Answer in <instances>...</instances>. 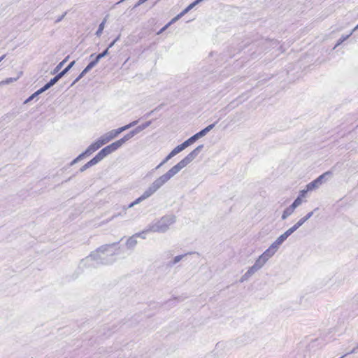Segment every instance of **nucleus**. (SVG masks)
<instances>
[{
  "label": "nucleus",
  "instance_id": "5701e85b",
  "mask_svg": "<svg viewBox=\"0 0 358 358\" xmlns=\"http://www.w3.org/2000/svg\"><path fill=\"white\" fill-rule=\"evenodd\" d=\"M137 244L136 236H133L127 241V246L129 248H133Z\"/></svg>",
  "mask_w": 358,
  "mask_h": 358
},
{
  "label": "nucleus",
  "instance_id": "20e7f679",
  "mask_svg": "<svg viewBox=\"0 0 358 358\" xmlns=\"http://www.w3.org/2000/svg\"><path fill=\"white\" fill-rule=\"evenodd\" d=\"M176 221V217L173 215H167L162 217L157 222L150 225L148 231L152 232L164 233L169 230L170 226Z\"/></svg>",
  "mask_w": 358,
  "mask_h": 358
},
{
  "label": "nucleus",
  "instance_id": "37998d69",
  "mask_svg": "<svg viewBox=\"0 0 358 358\" xmlns=\"http://www.w3.org/2000/svg\"><path fill=\"white\" fill-rule=\"evenodd\" d=\"M119 38H120V36H118L113 41H112L110 43L108 48L109 49V48H112L115 45V43L119 40Z\"/></svg>",
  "mask_w": 358,
  "mask_h": 358
},
{
  "label": "nucleus",
  "instance_id": "a878e982",
  "mask_svg": "<svg viewBox=\"0 0 358 358\" xmlns=\"http://www.w3.org/2000/svg\"><path fill=\"white\" fill-rule=\"evenodd\" d=\"M299 227L296 224H294L292 227L288 229L286 231L283 233V235L288 238L291 234H292L296 230H297Z\"/></svg>",
  "mask_w": 358,
  "mask_h": 358
},
{
  "label": "nucleus",
  "instance_id": "dca6fc26",
  "mask_svg": "<svg viewBox=\"0 0 358 358\" xmlns=\"http://www.w3.org/2000/svg\"><path fill=\"white\" fill-rule=\"evenodd\" d=\"M62 77L57 74L55 77L52 78L47 84H45L43 87L41 88V91H46L52 86H53Z\"/></svg>",
  "mask_w": 358,
  "mask_h": 358
},
{
  "label": "nucleus",
  "instance_id": "f704fd0d",
  "mask_svg": "<svg viewBox=\"0 0 358 358\" xmlns=\"http://www.w3.org/2000/svg\"><path fill=\"white\" fill-rule=\"evenodd\" d=\"M185 256V255H181L176 256V257L173 258V261L171 262V264L172 265H174V264H176L178 263L180 260H182V258H183Z\"/></svg>",
  "mask_w": 358,
  "mask_h": 358
},
{
  "label": "nucleus",
  "instance_id": "473e14b6",
  "mask_svg": "<svg viewBox=\"0 0 358 358\" xmlns=\"http://www.w3.org/2000/svg\"><path fill=\"white\" fill-rule=\"evenodd\" d=\"M17 80L15 78H8L0 83V85H8Z\"/></svg>",
  "mask_w": 358,
  "mask_h": 358
},
{
  "label": "nucleus",
  "instance_id": "8fccbe9b",
  "mask_svg": "<svg viewBox=\"0 0 358 358\" xmlns=\"http://www.w3.org/2000/svg\"><path fill=\"white\" fill-rule=\"evenodd\" d=\"M6 55H3L0 57V62L5 58Z\"/></svg>",
  "mask_w": 358,
  "mask_h": 358
},
{
  "label": "nucleus",
  "instance_id": "6e6552de",
  "mask_svg": "<svg viewBox=\"0 0 358 358\" xmlns=\"http://www.w3.org/2000/svg\"><path fill=\"white\" fill-rule=\"evenodd\" d=\"M151 124V122L150 121H148V122H146L144 124H142L141 125H139L138 127H137L136 129H134V130L131 131L129 133H128L127 134H126L124 138V139L126 140V141H129L130 138H131L134 136H135L136 134H138L139 132H141V131L144 130L145 129H146L147 127H148Z\"/></svg>",
  "mask_w": 358,
  "mask_h": 358
},
{
  "label": "nucleus",
  "instance_id": "f03ea898",
  "mask_svg": "<svg viewBox=\"0 0 358 358\" xmlns=\"http://www.w3.org/2000/svg\"><path fill=\"white\" fill-rule=\"evenodd\" d=\"M203 145L197 146L194 150L189 153L184 159L177 164L171 168L167 172L155 179L148 187V191L152 195L163 185L168 182L173 176L178 174L183 168L192 162L202 150Z\"/></svg>",
  "mask_w": 358,
  "mask_h": 358
},
{
  "label": "nucleus",
  "instance_id": "39448f33",
  "mask_svg": "<svg viewBox=\"0 0 358 358\" xmlns=\"http://www.w3.org/2000/svg\"><path fill=\"white\" fill-rule=\"evenodd\" d=\"M126 141L124 137L119 139L118 141L110 144L109 145L103 148L98 153L99 155L103 159L107 155L111 154L112 152L116 151L119 148H120Z\"/></svg>",
  "mask_w": 358,
  "mask_h": 358
},
{
  "label": "nucleus",
  "instance_id": "a211bd4d",
  "mask_svg": "<svg viewBox=\"0 0 358 358\" xmlns=\"http://www.w3.org/2000/svg\"><path fill=\"white\" fill-rule=\"evenodd\" d=\"M358 29V25L356 26L354 29H350L346 34L345 35H342L341 39L339 40V41L337 43V44L336 45V46L334 47V48L339 45L343 41H345L350 36L352 35V34L353 33V31H355V30H357Z\"/></svg>",
  "mask_w": 358,
  "mask_h": 358
},
{
  "label": "nucleus",
  "instance_id": "e433bc0d",
  "mask_svg": "<svg viewBox=\"0 0 358 358\" xmlns=\"http://www.w3.org/2000/svg\"><path fill=\"white\" fill-rule=\"evenodd\" d=\"M138 121H134L124 127H122V128L124 129V131L127 130V129H129V128L134 127V125H136L137 124Z\"/></svg>",
  "mask_w": 358,
  "mask_h": 358
},
{
  "label": "nucleus",
  "instance_id": "4468645a",
  "mask_svg": "<svg viewBox=\"0 0 358 358\" xmlns=\"http://www.w3.org/2000/svg\"><path fill=\"white\" fill-rule=\"evenodd\" d=\"M152 195L149 193L148 189H146L140 197L136 199L134 202L131 203L128 206V208L134 207L135 205L138 204L140 202H141L142 201L149 198Z\"/></svg>",
  "mask_w": 358,
  "mask_h": 358
},
{
  "label": "nucleus",
  "instance_id": "4be33fe9",
  "mask_svg": "<svg viewBox=\"0 0 358 358\" xmlns=\"http://www.w3.org/2000/svg\"><path fill=\"white\" fill-rule=\"evenodd\" d=\"M99 140L101 142V144H102V145H103L106 144L107 143H108L109 141H110L113 139L111 138L110 136L107 132V133L104 134L103 135H102L99 138Z\"/></svg>",
  "mask_w": 358,
  "mask_h": 358
},
{
  "label": "nucleus",
  "instance_id": "2f4dec72",
  "mask_svg": "<svg viewBox=\"0 0 358 358\" xmlns=\"http://www.w3.org/2000/svg\"><path fill=\"white\" fill-rule=\"evenodd\" d=\"M172 157H173V155H171V152L165 157V159L156 167V169L160 168L162 166H163L164 164H166L169 160H170Z\"/></svg>",
  "mask_w": 358,
  "mask_h": 358
},
{
  "label": "nucleus",
  "instance_id": "49530a36",
  "mask_svg": "<svg viewBox=\"0 0 358 358\" xmlns=\"http://www.w3.org/2000/svg\"><path fill=\"white\" fill-rule=\"evenodd\" d=\"M82 78H80V75L78 76V77L75 79V80L73 82V83L71 84V86H73V85H75L80 79H81Z\"/></svg>",
  "mask_w": 358,
  "mask_h": 358
},
{
  "label": "nucleus",
  "instance_id": "6ab92c4d",
  "mask_svg": "<svg viewBox=\"0 0 358 358\" xmlns=\"http://www.w3.org/2000/svg\"><path fill=\"white\" fill-rule=\"evenodd\" d=\"M313 215V211H311L308 213L306 216L301 218L296 224L299 228L301 226H302L308 220H309Z\"/></svg>",
  "mask_w": 358,
  "mask_h": 358
},
{
  "label": "nucleus",
  "instance_id": "58836bf2",
  "mask_svg": "<svg viewBox=\"0 0 358 358\" xmlns=\"http://www.w3.org/2000/svg\"><path fill=\"white\" fill-rule=\"evenodd\" d=\"M308 192H310L309 190H307V187H306V189H303L301 191H300L299 192V196L301 197V199L302 197H304L306 196V194Z\"/></svg>",
  "mask_w": 358,
  "mask_h": 358
},
{
  "label": "nucleus",
  "instance_id": "3c124183",
  "mask_svg": "<svg viewBox=\"0 0 358 358\" xmlns=\"http://www.w3.org/2000/svg\"><path fill=\"white\" fill-rule=\"evenodd\" d=\"M357 348H358V345H357Z\"/></svg>",
  "mask_w": 358,
  "mask_h": 358
},
{
  "label": "nucleus",
  "instance_id": "7c9ffc66",
  "mask_svg": "<svg viewBox=\"0 0 358 358\" xmlns=\"http://www.w3.org/2000/svg\"><path fill=\"white\" fill-rule=\"evenodd\" d=\"M43 92H44L43 91H41V89H39L38 90H37L36 92H34V94H32L25 101H24V103H27L28 102L31 101V100H33L35 97H36L37 96H38L39 94H42Z\"/></svg>",
  "mask_w": 358,
  "mask_h": 358
},
{
  "label": "nucleus",
  "instance_id": "c756f323",
  "mask_svg": "<svg viewBox=\"0 0 358 358\" xmlns=\"http://www.w3.org/2000/svg\"><path fill=\"white\" fill-rule=\"evenodd\" d=\"M75 61L71 62L67 67H66L62 72L59 73L61 77H63L75 64Z\"/></svg>",
  "mask_w": 358,
  "mask_h": 358
},
{
  "label": "nucleus",
  "instance_id": "c9c22d12",
  "mask_svg": "<svg viewBox=\"0 0 358 358\" xmlns=\"http://www.w3.org/2000/svg\"><path fill=\"white\" fill-rule=\"evenodd\" d=\"M103 29H104V24H100L99 27L96 32V35L97 36H100L102 34Z\"/></svg>",
  "mask_w": 358,
  "mask_h": 358
},
{
  "label": "nucleus",
  "instance_id": "79ce46f5",
  "mask_svg": "<svg viewBox=\"0 0 358 358\" xmlns=\"http://www.w3.org/2000/svg\"><path fill=\"white\" fill-rule=\"evenodd\" d=\"M90 167H91V166L89 165V164H88V162H87V163H86L84 166H83L80 168V172H83V171H85L87 169H88V168H90Z\"/></svg>",
  "mask_w": 358,
  "mask_h": 358
},
{
  "label": "nucleus",
  "instance_id": "412c9836",
  "mask_svg": "<svg viewBox=\"0 0 358 358\" xmlns=\"http://www.w3.org/2000/svg\"><path fill=\"white\" fill-rule=\"evenodd\" d=\"M255 273L250 268H249L248 270L242 275L240 281L243 282L248 280Z\"/></svg>",
  "mask_w": 358,
  "mask_h": 358
},
{
  "label": "nucleus",
  "instance_id": "72a5a7b5",
  "mask_svg": "<svg viewBox=\"0 0 358 358\" xmlns=\"http://www.w3.org/2000/svg\"><path fill=\"white\" fill-rule=\"evenodd\" d=\"M86 154L85 152H83L81 153L80 155H79L76 159H74L71 162V165L73 166L75 164H76L77 162H78L80 160H81L85 155Z\"/></svg>",
  "mask_w": 358,
  "mask_h": 358
},
{
  "label": "nucleus",
  "instance_id": "2eb2a0df",
  "mask_svg": "<svg viewBox=\"0 0 358 358\" xmlns=\"http://www.w3.org/2000/svg\"><path fill=\"white\" fill-rule=\"evenodd\" d=\"M102 146V144H101V142L99 139H97L96 141H95L94 143L91 144L85 150V153L86 155L91 154L96 150H97L99 148H100Z\"/></svg>",
  "mask_w": 358,
  "mask_h": 358
},
{
  "label": "nucleus",
  "instance_id": "a19ab883",
  "mask_svg": "<svg viewBox=\"0 0 358 358\" xmlns=\"http://www.w3.org/2000/svg\"><path fill=\"white\" fill-rule=\"evenodd\" d=\"M66 60V59H64V60H63L62 62H60V63L57 66V67H56V69H55V71H59V70L62 68V66L64 65V64L65 63Z\"/></svg>",
  "mask_w": 358,
  "mask_h": 358
},
{
  "label": "nucleus",
  "instance_id": "0eeeda50",
  "mask_svg": "<svg viewBox=\"0 0 358 358\" xmlns=\"http://www.w3.org/2000/svg\"><path fill=\"white\" fill-rule=\"evenodd\" d=\"M303 201L300 196H298L294 201L290 205L288 208H287L282 213V220L287 219L289 216H290L294 211V210L301 205Z\"/></svg>",
  "mask_w": 358,
  "mask_h": 358
},
{
  "label": "nucleus",
  "instance_id": "7ed1b4c3",
  "mask_svg": "<svg viewBox=\"0 0 358 358\" xmlns=\"http://www.w3.org/2000/svg\"><path fill=\"white\" fill-rule=\"evenodd\" d=\"M116 243L102 245L90 255L83 259L79 263L80 268L96 267L100 264H109L114 262V252L112 248Z\"/></svg>",
  "mask_w": 358,
  "mask_h": 358
},
{
  "label": "nucleus",
  "instance_id": "1a4fd4ad",
  "mask_svg": "<svg viewBox=\"0 0 358 358\" xmlns=\"http://www.w3.org/2000/svg\"><path fill=\"white\" fill-rule=\"evenodd\" d=\"M240 13V10L236 7H230L225 10L224 15L229 20H233Z\"/></svg>",
  "mask_w": 358,
  "mask_h": 358
},
{
  "label": "nucleus",
  "instance_id": "f8f14e48",
  "mask_svg": "<svg viewBox=\"0 0 358 358\" xmlns=\"http://www.w3.org/2000/svg\"><path fill=\"white\" fill-rule=\"evenodd\" d=\"M266 260L260 255L259 258L256 260L255 263L253 266L250 267L255 273L258 271L259 269H261L264 265L266 263Z\"/></svg>",
  "mask_w": 358,
  "mask_h": 358
},
{
  "label": "nucleus",
  "instance_id": "393cba45",
  "mask_svg": "<svg viewBox=\"0 0 358 358\" xmlns=\"http://www.w3.org/2000/svg\"><path fill=\"white\" fill-rule=\"evenodd\" d=\"M95 66H96V64L92 61L91 62H90L89 64L80 73V78H83L87 72H89Z\"/></svg>",
  "mask_w": 358,
  "mask_h": 358
},
{
  "label": "nucleus",
  "instance_id": "ddd939ff",
  "mask_svg": "<svg viewBox=\"0 0 358 358\" xmlns=\"http://www.w3.org/2000/svg\"><path fill=\"white\" fill-rule=\"evenodd\" d=\"M278 250L273 244L261 255L266 261L272 257Z\"/></svg>",
  "mask_w": 358,
  "mask_h": 358
},
{
  "label": "nucleus",
  "instance_id": "aec40b11",
  "mask_svg": "<svg viewBox=\"0 0 358 358\" xmlns=\"http://www.w3.org/2000/svg\"><path fill=\"white\" fill-rule=\"evenodd\" d=\"M287 238L285 237L283 234H281L277 239L272 243L278 250L280 246Z\"/></svg>",
  "mask_w": 358,
  "mask_h": 358
},
{
  "label": "nucleus",
  "instance_id": "4c0bfd02",
  "mask_svg": "<svg viewBox=\"0 0 358 358\" xmlns=\"http://www.w3.org/2000/svg\"><path fill=\"white\" fill-rule=\"evenodd\" d=\"M148 232H152L151 231H148V229H146L145 230L143 231L142 232L139 233V234H136V236H140L142 238H145V234Z\"/></svg>",
  "mask_w": 358,
  "mask_h": 358
},
{
  "label": "nucleus",
  "instance_id": "de8ad7c7",
  "mask_svg": "<svg viewBox=\"0 0 358 358\" xmlns=\"http://www.w3.org/2000/svg\"><path fill=\"white\" fill-rule=\"evenodd\" d=\"M82 78H80V75L78 76V77L75 79V80L73 82V83L71 84V86H73V85H75L80 79H81Z\"/></svg>",
  "mask_w": 358,
  "mask_h": 358
},
{
  "label": "nucleus",
  "instance_id": "a18cd8bd",
  "mask_svg": "<svg viewBox=\"0 0 358 358\" xmlns=\"http://www.w3.org/2000/svg\"><path fill=\"white\" fill-rule=\"evenodd\" d=\"M170 24H167L166 26H164L163 28H162L158 32H157V34H159L160 33H162V31H164L165 29H167L168 26Z\"/></svg>",
  "mask_w": 358,
  "mask_h": 358
},
{
  "label": "nucleus",
  "instance_id": "9b49d317",
  "mask_svg": "<svg viewBox=\"0 0 358 358\" xmlns=\"http://www.w3.org/2000/svg\"><path fill=\"white\" fill-rule=\"evenodd\" d=\"M192 145L191 142L189 139L183 142L182 144L178 145L171 152V155H173V157L176 156L177 154L182 152L183 150H185L186 148Z\"/></svg>",
  "mask_w": 358,
  "mask_h": 358
},
{
  "label": "nucleus",
  "instance_id": "f257e3e1",
  "mask_svg": "<svg viewBox=\"0 0 358 358\" xmlns=\"http://www.w3.org/2000/svg\"><path fill=\"white\" fill-rule=\"evenodd\" d=\"M203 145L197 146L194 150L189 153L184 159L177 164L171 168L167 172L155 179L148 187V191L152 195L163 185L168 182L173 176L178 174L183 168L192 162L202 150Z\"/></svg>",
  "mask_w": 358,
  "mask_h": 358
},
{
  "label": "nucleus",
  "instance_id": "9d476101",
  "mask_svg": "<svg viewBox=\"0 0 358 358\" xmlns=\"http://www.w3.org/2000/svg\"><path fill=\"white\" fill-rule=\"evenodd\" d=\"M192 145L191 142L189 139L183 142L182 144L178 145L171 152V155H173V157L176 156L177 154L182 152L183 150H185L186 148Z\"/></svg>",
  "mask_w": 358,
  "mask_h": 358
},
{
  "label": "nucleus",
  "instance_id": "f3484780",
  "mask_svg": "<svg viewBox=\"0 0 358 358\" xmlns=\"http://www.w3.org/2000/svg\"><path fill=\"white\" fill-rule=\"evenodd\" d=\"M207 134L206 131L203 129L196 134L193 135L192 137L188 138L192 144H193L196 140L204 136Z\"/></svg>",
  "mask_w": 358,
  "mask_h": 358
},
{
  "label": "nucleus",
  "instance_id": "b1692460",
  "mask_svg": "<svg viewBox=\"0 0 358 358\" xmlns=\"http://www.w3.org/2000/svg\"><path fill=\"white\" fill-rule=\"evenodd\" d=\"M122 131H124V129L122 127L117 129L111 130V131H108V133L110 136L111 138L113 139L115 137H117Z\"/></svg>",
  "mask_w": 358,
  "mask_h": 358
},
{
  "label": "nucleus",
  "instance_id": "423d86ee",
  "mask_svg": "<svg viewBox=\"0 0 358 358\" xmlns=\"http://www.w3.org/2000/svg\"><path fill=\"white\" fill-rule=\"evenodd\" d=\"M331 173L330 171H327L323 174L320 175L318 178H317L313 181L310 182L306 185L307 190L313 191L320 187V185L324 182V178L327 176H330Z\"/></svg>",
  "mask_w": 358,
  "mask_h": 358
},
{
  "label": "nucleus",
  "instance_id": "c03bdc74",
  "mask_svg": "<svg viewBox=\"0 0 358 358\" xmlns=\"http://www.w3.org/2000/svg\"><path fill=\"white\" fill-rule=\"evenodd\" d=\"M145 1H147V0H139L138 1V3L134 6V8H136V7L139 6L140 5L143 4Z\"/></svg>",
  "mask_w": 358,
  "mask_h": 358
},
{
  "label": "nucleus",
  "instance_id": "bb28decb",
  "mask_svg": "<svg viewBox=\"0 0 358 358\" xmlns=\"http://www.w3.org/2000/svg\"><path fill=\"white\" fill-rule=\"evenodd\" d=\"M299 227L296 224H294L292 227L288 229L286 231L283 233V235L288 238L291 234H292L296 230H297Z\"/></svg>",
  "mask_w": 358,
  "mask_h": 358
},
{
  "label": "nucleus",
  "instance_id": "c85d7f7f",
  "mask_svg": "<svg viewBox=\"0 0 358 358\" xmlns=\"http://www.w3.org/2000/svg\"><path fill=\"white\" fill-rule=\"evenodd\" d=\"M108 54V48H107L106 50H105L103 52L99 54L94 60H93L92 62H94V64L96 65L97 63L100 61V59L104 57H106L107 55Z\"/></svg>",
  "mask_w": 358,
  "mask_h": 358
},
{
  "label": "nucleus",
  "instance_id": "ea45409f",
  "mask_svg": "<svg viewBox=\"0 0 358 358\" xmlns=\"http://www.w3.org/2000/svg\"><path fill=\"white\" fill-rule=\"evenodd\" d=\"M215 125V123L211 124L208 125V127H206V128H204V129L208 133L214 128Z\"/></svg>",
  "mask_w": 358,
  "mask_h": 358
},
{
  "label": "nucleus",
  "instance_id": "09e8293b",
  "mask_svg": "<svg viewBox=\"0 0 358 358\" xmlns=\"http://www.w3.org/2000/svg\"><path fill=\"white\" fill-rule=\"evenodd\" d=\"M357 348H358L357 347V348H354V349H353L352 350H351L348 354H350V353H356V350H357Z\"/></svg>",
  "mask_w": 358,
  "mask_h": 358
},
{
  "label": "nucleus",
  "instance_id": "cd10ccee",
  "mask_svg": "<svg viewBox=\"0 0 358 358\" xmlns=\"http://www.w3.org/2000/svg\"><path fill=\"white\" fill-rule=\"evenodd\" d=\"M102 159V157L98 153L94 158H92L90 161L88 162V164L90 166H92L99 163Z\"/></svg>",
  "mask_w": 358,
  "mask_h": 358
}]
</instances>
